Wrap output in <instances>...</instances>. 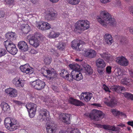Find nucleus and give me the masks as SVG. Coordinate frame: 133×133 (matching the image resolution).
<instances>
[{
  "label": "nucleus",
  "instance_id": "nucleus-1",
  "mask_svg": "<svg viewBox=\"0 0 133 133\" xmlns=\"http://www.w3.org/2000/svg\"><path fill=\"white\" fill-rule=\"evenodd\" d=\"M97 19L98 22L104 27L107 24L111 26H115L116 22L114 18L107 11L103 10L100 12L99 16H97Z\"/></svg>",
  "mask_w": 133,
  "mask_h": 133
},
{
  "label": "nucleus",
  "instance_id": "nucleus-2",
  "mask_svg": "<svg viewBox=\"0 0 133 133\" xmlns=\"http://www.w3.org/2000/svg\"><path fill=\"white\" fill-rule=\"evenodd\" d=\"M39 115L37 118L41 121L48 122L50 121L51 118L50 113L47 110L42 109H39Z\"/></svg>",
  "mask_w": 133,
  "mask_h": 133
},
{
  "label": "nucleus",
  "instance_id": "nucleus-3",
  "mask_svg": "<svg viewBox=\"0 0 133 133\" xmlns=\"http://www.w3.org/2000/svg\"><path fill=\"white\" fill-rule=\"evenodd\" d=\"M4 123L5 127L9 129H12V130H16L19 126L17 123L16 120L14 118H7L5 119Z\"/></svg>",
  "mask_w": 133,
  "mask_h": 133
},
{
  "label": "nucleus",
  "instance_id": "nucleus-4",
  "mask_svg": "<svg viewBox=\"0 0 133 133\" xmlns=\"http://www.w3.org/2000/svg\"><path fill=\"white\" fill-rule=\"evenodd\" d=\"M90 27L89 22L87 20H80L75 24V28L76 30L83 31Z\"/></svg>",
  "mask_w": 133,
  "mask_h": 133
},
{
  "label": "nucleus",
  "instance_id": "nucleus-5",
  "mask_svg": "<svg viewBox=\"0 0 133 133\" xmlns=\"http://www.w3.org/2000/svg\"><path fill=\"white\" fill-rule=\"evenodd\" d=\"M4 44L7 51L10 54L13 55L16 54L17 51V49L15 44L12 41H6L4 42Z\"/></svg>",
  "mask_w": 133,
  "mask_h": 133
},
{
  "label": "nucleus",
  "instance_id": "nucleus-6",
  "mask_svg": "<svg viewBox=\"0 0 133 133\" xmlns=\"http://www.w3.org/2000/svg\"><path fill=\"white\" fill-rule=\"evenodd\" d=\"M90 118L95 121H98L102 119L104 116V114L101 111L94 109L89 114Z\"/></svg>",
  "mask_w": 133,
  "mask_h": 133
},
{
  "label": "nucleus",
  "instance_id": "nucleus-7",
  "mask_svg": "<svg viewBox=\"0 0 133 133\" xmlns=\"http://www.w3.org/2000/svg\"><path fill=\"white\" fill-rule=\"evenodd\" d=\"M30 84L31 87L38 90L43 89L45 85L44 82L39 79H35L34 81L30 82Z\"/></svg>",
  "mask_w": 133,
  "mask_h": 133
},
{
  "label": "nucleus",
  "instance_id": "nucleus-8",
  "mask_svg": "<svg viewBox=\"0 0 133 133\" xmlns=\"http://www.w3.org/2000/svg\"><path fill=\"white\" fill-rule=\"evenodd\" d=\"M25 107L28 110L30 117L31 118L34 117L36 111V105L32 103L28 104L25 105Z\"/></svg>",
  "mask_w": 133,
  "mask_h": 133
},
{
  "label": "nucleus",
  "instance_id": "nucleus-9",
  "mask_svg": "<svg viewBox=\"0 0 133 133\" xmlns=\"http://www.w3.org/2000/svg\"><path fill=\"white\" fill-rule=\"evenodd\" d=\"M41 72L44 76L47 77L51 79H53L57 76V74L55 71H51L49 70L45 69L42 68Z\"/></svg>",
  "mask_w": 133,
  "mask_h": 133
},
{
  "label": "nucleus",
  "instance_id": "nucleus-10",
  "mask_svg": "<svg viewBox=\"0 0 133 133\" xmlns=\"http://www.w3.org/2000/svg\"><path fill=\"white\" fill-rule=\"evenodd\" d=\"M84 42L78 40H74L71 42V45L73 49H76L77 50H81L82 46V44Z\"/></svg>",
  "mask_w": 133,
  "mask_h": 133
},
{
  "label": "nucleus",
  "instance_id": "nucleus-11",
  "mask_svg": "<svg viewBox=\"0 0 133 133\" xmlns=\"http://www.w3.org/2000/svg\"><path fill=\"white\" fill-rule=\"evenodd\" d=\"M36 26L38 29L42 30H48L51 28V25L49 23L44 22L37 23Z\"/></svg>",
  "mask_w": 133,
  "mask_h": 133
},
{
  "label": "nucleus",
  "instance_id": "nucleus-12",
  "mask_svg": "<svg viewBox=\"0 0 133 133\" xmlns=\"http://www.w3.org/2000/svg\"><path fill=\"white\" fill-rule=\"evenodd\" d=\"M84 56L89 58L95 57L96 55V52L93 49H88L83 50Z\"/></svg>",
  "mask_w": 133,
  "mask_h": 133
},
{
  "label": "nucleus",
  "instance_id": "nucleus-13",
  "mask_svg": "<svg viewBox=\"0 0 133 133\" xmlns=\"http://www.w3.org/2000/svg\"><path fill=\"white\" fill-rule=\"evenodd\" d=\"M92 94L91 93L87 92H82L79 96L80 99L86 102L89 101L92 97Z\"/></svg>",
  "mask_w": 133,
  "mask_h": 133
},
{
  "label": "nucleus",
  "instance_id": "nucleus-14",
  "mask_svg": "<svg viewBox=\"0 0 133 133\" xmlns=\"http://www.w3.org/2000/svg\"><path fill=\"white\" fill-rule=\"evenodd\" d=\"M31 35H29L27 36V38L29 40V43L35 48L37 47L39 45L38 40L37 39H35V38L31 37Z\"/></svg>",
  "mask_w": 133,
  "mask_h": 133
},
{
  "label": "nucleus",
  "instance_id": "nucleus-15",
  "mask_svg": "<svg viewBox=\"0 0 133 133\" xmlns=\"http://www.w3.org/2000/svg\"><path fill=\"white\" fill-rule=\"evenodd\" d=\"M116 61L120 65L124 66H127L129 64L128 60L123 56L117 57Z\"/></svg>",
  "mask_w": 133,
  "mask_h": 133
},
{
  "label": "nucleus",
  "instance_id": "nucleus-16",
  "mask_svg": "<svg viewBox=\"0 0 133 133\" xmlns=\"http://www.w3.org/2000/svg\"><path fill=\"white\" fill-rule=\"evenodd\" d=\"M57 125L54 123L47 125L46 127L47 133H56L57 130Z\"/></svg>",
  "mask_w": 133,
  "mask_h": 133
},
{
  "label": "nucleus",
  "instance_id": "nucleus-17",
  "mask_svg": "<svg viewBox=\"0 0 133 133\" xmlns=\"http://www.w3.org/2000/svg\"><path fill=\"white\" fill-rule=\"evenodd\" d=\"M12 83L16 87H23L25 84L24 81L21 80L18 77L14 78L12 81Z\"/></svg>",
  "mask_w": 133,
  "mask_h": 133
},
{
  "label": "nucleus",
  "instance_id": "nucleus-18",
  "mask_svg": "<svg viewBox=\"0 0 133 133\" xmlns=\"http://www.w3.org/2000/svg\"><path fill=\"white\" fill-rule=\"evenodd\" d=\"M68 101L71 104L77 106H83L84 105L82 102L72 97L70 98Z\"/></svg>",
  "mask_w": 133,
  "mask_h": 133
},
{
  "label": "nucleus",
  "instance_id": "nucleus-19",
  "mask_svg": "<svg viewBox=\"0 0 133 133\" xmlns=\"http://www.w3.org/2000/svg\"><path fill=\"white\" fill-rule=\"evenodd\" d=\"M104 102L108 106L112 108L116 106L117 103V101L114 97L111 98L108 101H105Z\"/></svg>",
  "mask_w": 133,
  "mask_h": 133
},
{
  "label": "nucleus",
  "instance_id": "nucleus-20",
  "mask_svg": "<svg viewBox=\"0 0 133 133\" xmlns=\"http://www.w3.org/2000/svg\"><path fill=\"white\" fill-rule=\"evenodd\" d=\"M5 92L12 97H15L17 95V90L15 89L11 88H9L5 90Z\"/></svg>",
  "mask_w": 133,
  "mask_h": 133
},
{
  "label": "nucleus",
  "instance_id": "nucleus-21",
  "mask_svg": "<svg viewBox=\"0 0 133 133\" xmlns=\"http://www.w3.org/2000/svg\"><path fill=\"white\" fill-rule=\"evenodd\" d=\"M96 64L98 68H104L106 65L105 63L101 58H99L96 60Z\"/></svg>",
  "mask_w": 133,
  "mask_h": 133
},
{
  "label": "nucleus",
  "instance_id": "nucleus-22",
  "mask_svg": "<svg viewBox=\"0 0 133 133\" xmlns=\"http://www.w3.org/2000/svg\"><path fill=\"white\" fill-rule=\"evenodd\" d=\"M104 38L105 42L109 45H111L113 42L112 36L109 34H105L104 36Z\"/></svg>",
  "mask_w": 133,
  "mask_h": 133
},
{
  "label": "nucleus",
  "instance_id": "nucleus-23",
  "mask_svg": "<svg viewBox=\"0 0 133 133\" xmlns=\"http://www.w3.org/2000/svg\"><path fill=\"white\" fill-rule=\"evenodd\" d=\"M82 66L85 70V72L86 74L90 75L92 74L93 72L92 69L89 65L86 63H85L82 65Z\"/></svg>",
  "mask_w": 133,
  "mask_h": 133
},
{
  "label": "nucleus",
  "instance_id": "nucleus-24",
  "mask_svg": "<svg viewBox=\"0 0 133 133\" xmlns=\"http://www.w3.org/2000/svg\"><path fill=\"white\" fill-rule=\"evenodd\" d=\"M62 119V121L66 124L70 123V115L67 114L62 113L61 114Z\"/></svg>",
  "mask_w": 133,
  "mask_h": 133
},
{
  "label": "nucleus",
  "instance_id": "nucleus-25",
  "mask_svg": "<svg viewBox=\"0 0 133 133\" xmlns=\"http://www.w3.org/2000/svg\"><path fill=\"white\" fill-rule=\"evenodd\" d=\"M56 14L53 12H51L45 15V18L48 20H53L56 18Z\"/></svg>",
  "mask_w": 133,
  "mask_h": 133
},
{
  "label": "nucleus",
  "instance_id": "nucleus-26",
  "mask_svg": "<svg viewBox=\"0 0 133 133\" xmlns=\"http://www.w3.org/2000/svg\"><path fill=\"white\" fill-rule=\"evenodd\" d=\"M15 34L14 32H9L5 34V37L8 39L7 41H10L15 40Z\"/></svg>",
  "mask_w": 133,
  "mask_h": 133
},
{
  "label": "nucleus",
  "instance_id": "nucleus-27",
  "mask_svg": "<svg viewBox=\"0 0 133 133\" xmlns=\"http://www.w3.org/2000/svg\"><path fill=\"white\" fill-rule=\"evenodd\" d=\"M111 89L113 91L117 93H121L122 91L125 90V88L124 87L119 86H114L111 87Z\"/></svg>",
  "mask_w": 133,
  "mask_h": 133
},
{
  "label": "nucleus",
  "instance_id": "nucleus-28",
  "mask_svg": "<svg viewBox=\"0 0 133 133\" xmlns=\"http://www.w3.org/2000/svg\"><path fill=\"white\" fill-rule=\"evenodd\" d=\"M27 68L25 70V73L26 74H29L30 75V77H31L32 75H34V74L33 73V71L32 68L30 67L28 64H25V68Z\"/></svg>",
  "mask_w": 133,
  "mask_h": 133
},
{
  "label": "nucleus",
  "instance_id": "nucleus-29",
  "mask_svg": "<svg viewBox=\"0 0 133 133\" xmlns=\"http://www.w3.org/2000/svg\"><path fill=\"white\" fill-rule=\"evenodd\" d=\"M70 68L73 70H75L76 71H80L81 70L82 68L80 66L77 64H71L69 65Z\"/></svg>",
  "mask_w": 133,
  "mask_h": 133
},
{
  "label": "nucleus",
  "instance_id": "nucleus-30",
  "mask_svg": "<svg viewBox=\"0 0 133 133\" xmlns=\"http://www.w3.org/2000/svg\"><path fill=\"white\" fill-rule=\"evenodd\" d=\"M1 106L3 110L4 111H8L10 109L9 106L6 102H2L1 104Z\"/></svg>",
  "mask_w": 133,
  "mask_h": 133
},
{
  "label": "nucleus",
  "instance_id": "nucleus-31",
  "mask_svg": "<svg viewBox=\"0 0 133 133\" xmlns=\"http://www.w3.org/2000/svg\"><path fill=\"white\" fill-rule=\"evenodd\" d=\"M61 76L64 78L69 79V74L67 71L65 70H62L60 74Z\"/></svg>",
  "mask_w": 133,
  "mask_h": 133
},
{
  "label": "nucleus",
  "instance_id": "nucleus-32",
  "mask_svg": "<svg viewBox=\"0 0 133 133\" xmlns=\"http://www.w3.org/2000/svg\"><path fill=\"white\" fill-rule=\"evenodd\" d=\"M18 45L19 49L23 52L25 51V42L24 41H20L18 43Z\"/></svg>",
  "mask_w": 133,
  "mask_h": 133
},
{
  "label": "nucleus",
  "instance_id": "nucleus-33",
  "mask_svg": "<svg viewBox=\"0 0 133 133\" xmlns=\"http://www.w3.org/2000/svg\"><path fill=\"white\" fill-rule=\"evenodd\" d=\"M124 74V70L118 68L117 71L115 72L116 76L118 77V78H120Z\"/></svg>",
  "mask_w": 133,
  "mask_h": 133
},
{
  "label": "nucleus",
  "instance_id": "nucleus-34",
  "mask_svg": "<svg viewBox=\"0 0 133 133\" xmlns=\"http://www.w3.org/2000/svg\"><path fill=\"white\" fill-rule=\"evenodd\" d=\"M31 37L35 38V39H37L38 40L39 39L42 40L43 39L44 36L40 33L37 32L33 36L31 35Z\"/></svg>",
  "mask_w": 133,
  "mask_h": 133
},
{
  "label": "nucleus",
  "instance_id": "nucleus-35",
  "mask_svg": "<svg viewBox=\"0 0 133 133\" xmlns=\"http://www.w3.org/2000/svg\"><path fill=\"white\" fill-rule=\"evenodd\" d=\"M79 71L75 70L72 71L70 74H69V79H68V80L70 81V80L74 79V78L76 77V75L77 74Z\"/></svg>",
  "mask_w": 133,
  "mask_h": 133
},
{
  "label": "nucleus",
  "instance_id": "nucleus-36",
  "mask_svg": "<svg viewBox=\"0 0 133 133\" xmlns=\"http://www.w3.org/2000/svg\"><path fill=\"white\" fill-rule=\"evenodd\" d=\"M60 34L59 32H56L54 31H51L49 35V37L51 38H54L58 37Z\"/></svg>",
  "mask_w": 133,
  "mask_h": 133
},
{
  "label": "nucleus",
  "instance_id": "nucleus-37",
  "mask_svg": "<svg viewBox=\"0 0 133 133\" xmlns=\"http://www.w3.org/2000/svg\"><path fill=\"white\" fill-rule=\"evenodd\" d=\"M66 131L67 133H81L78 129L71 128H68Z\"/></svg>",
  "mask_w": 133,
  "mask_h": 133
},
{
  "label": "nucleus",
  "instance_id": "nucleus-38",
  "mask_svg": "<svg viewBox=\"0 0 133 133\" xmlns=\"http://www.w3.org/2000/svg\"><path fill=\"white\" fill-rule=\"evenodd\" d=\"M100 55L102 58L105 60V61L109 62L110 57L107 53H104L103 54H100Z\"/></svg>",
  "mask_w": 133,
  "mask_h": 133
},
{
  "label": "nucleus",
  "instance_id": "nucleus-39",
  "mask_svg": "<svg viewBox=\"0 0 133 133\" xmlns=\"http://www.w3.org/2000/svg\"><path fill=\"white\" fill-rule=\"evenodd\" d=\"M43 61L46 64H50L51 62V58L50 57L48 56H44L43 57Z\"/></svg>",
  "mask_w": 133,
  "mask_h": 133
},
{
  "label": "nucleus",
  "instance_id": "nucleus-40",
  "mask_svg": "<svg viewBox=\"0 0 133 133\" xmlns=\"http://www.w3.org/2000/svg\"><path fill=\"white\" fill-rule=\"evenodd\" d=\"M65 43L62 42L59 43L58 45L57 46V48L59 49L63 50L65 48Z\"/></svg>",
  "mask_w": 133,
  "mask_h": 133
},
{
  "label": "nucleus",
  "instance_id": "nucleus-41",
  "mask_svg": "<svg viewBox=\"0 0 133 133\" xmlns=\"http://www.w3.org/2000/svg\"><path fill=\"white\" fill-rule=\"evenodd\" d=\"M76 77L74 78V79L77 81H79L83 78L82 74L81 73H79L76 75Z\"/></svg>",
  "mask_w": 133,
  "mask_h": 133
},
{
  "label": "nucleus",
  "instance_id": "nucleus-42",
  "mask_svg": "<svg viewBox=\"0 0 133 133\" xmlns=\"http://www.w3.org/2000/svg\"><path fill=\"white\" fill-rule=\"evenodd\" d=\"M69 3L73 5L78 4L80 2V0H67Z\"/></svg>",
  "mask_w": 133,
  "mask_h": 133
},
{
  "label": "nucleus",
  "instance_id": "nucleus-43",
  "mask_svg": "<svg viewBox=\"0 0 133 133\" xmlns=\"http://www.w3.org/2000/svg\"><path fill=\"white\" fill-rule=\"evenodd\" d=\"M123 94L125 97L129 99H131L133 95L132 94L128 92H125Z\"/></svg>",
  "mask_w": 133,
  "mask_h": 133
},
{
  "label": "nucleus",
  "instance_id": "nucleus-44",
  "mask_svg": "<svg viewBox=\"0 0 133 133\" xmlns=\"http://www.w3.org/2000/svg\"><path fill=\"white\" fill-rule=\"evenodd\" d=\"M111 111L112 114L115 116H119L120 112L115 109H112Z\"/></svg>",
  "mask_w": 133,
  "mask_h": 133
},
{
  "label": "nucleus",
  "instance_id": "nucleus-45",
  "mask_svg": "<svg viewBox=\"0 0 133 133\" xmlns=\"http://www.w3.org/2000/svg\"><path fill=\"white\" fill-rule=\"evenodd\" d=\"M113 126L109 125H103V128L106 130L112 131Z\"/></svg>",
  "mask_w": 133,
  "mask_h": 133
},
{
  "label": "nucleus",
  "instance_id": "nucleus-46",
  "mask_svg": "<svg viewBox=\"0 0 133 133\" xmlns=\"http://www.w3.org/2000/svg\"><path fill=\"white\" fill-rule=\"evenodd\" d=\"M25 25L24 24H22L20 27V30L21 34H22V35L23 34H24L25 31Z\"/></svg>",
  "mask_w": 133,
  "mask_h": 133
},
{
  "label": "nucleus",
  "instance_id": "nucleus-47",
  "mask_svg": "<svg viewBox=\"0 0 133 133\" xmlns=\"http://www.w3.org/2000/svg\"><path fill=\"white\" fill-rule=\"evenodd\" d=\"M7 51L4 49H0V54L1 56V57L4 56L6 53Z\"/></svg>",
  "mask_w": 133,
  "mask_h": 133
},
{
  "label": "nucleus",
  "instance_id": "nucleus-48",
  "mask_svg": "<svg viewBox=\"0 0 133 133\" xmlns=\"http://www.w3.org/2000/svg\"><path fill=\"white\" fill-rule=\"evenodd\" d=\"M31 29L28 24H25V34H27L30 32Z\"/></svg>",
  "mask_w": 133,
  "mask_h": 133
},
{
  "label": "nucleus",
  "instance_id": "nucleus-49",
  "mask_svg": "<svg viewBox=\"0 0 133 133\" xmlns=\"http://www.w3.org/2000/svg\"><path fill=\"white\" fill-rule=\"evenodd\" d=\"M126 39L125 37L122 36H121L119 38L120 41L121 43L122 44H124L125 43Z\"/></svg>",
  "mask_w": 133,
  "mask_h": 133
},
{
  "label": "nucleus",
  "instance_id": "nucleus-50",
  "mask_svg": "<svg viewBox=\"0 0 133 133\" xmlns=\"http://www.w3.org/2000/svg\"><path fill=\"white\" fill-rule=\"evenodd\" d=\"M104 70V68H98L97 71L100 75H102L103 74V71Z\"/></svg>",
  "mask_w": 133,
  "mask_h": 133
},
{
  "label": "nucleus",
  "instance_id": "nucleus-51",
  "mask_svg": "<svg viewBox=\"0 0 133 133\" xmlns=\"http://www.w3.org/2000/svg\"><path fill=\"white\" fill-rule=\"evenodd\" d=\"M111 68L110 66H107L106 68V72L107 73L109 74L111 73Z\"/></svg>",
  "mask_w": 133,
  "mask_h": 133
},
{
  "label": "nucleus",
  "instance_id": "nucleus-52",
  "mask_svg": "<svg viewBox=\"0 0 133 133\" xmlns=\"http://www.w3.org/2000/svg\"><path fill=\"white\" fill-rule=\"evenodd\" d=\"M122 83L123 85H128V84L127 83V78H125L123 79L122 81Z\"/></svg>",
  "mask_w": 133,
  "mask_h": 133
},
{
  "label": "nucleus",
  "instance_id": "nucleus-53",
  "mask_svg": "<svg viewBox=\"0 0 133 133\" xmlns=\"http://www.w3.org/2000/svg\"><path fill=\"white\" fill-rule=\"evenodd\" d=\"M19 69L21 71L24 73H25V65H21L19 67Z\"/></svg>",
  "mask_w": 133,
  "mask_h": 133
},
{
  "label": "nucleus",
  "instance_id": "nucleus-54",
  "mask_svg": "<svg viewBox=\"0 0 133 133\" xmlns=\"http://www.w3.org/2000/svg\"><path fill=\"white\" fill-rule=\"evenodd\" d=\"M30 53L33 54H36L38 53V51L34 49H32L29 51Z\"/></svg>",
  "mask_w": 133,
  "mask_h": 133
},
{
  "label": "nucleus",
  "instance_id": "nucleus-55",
  "mask_svg": "<svg viewBox=\"0 0 133 133\" xmlns=\"http://www.w3.org/2000/svg\"><path fill=\"white\" fill-rule=\"evenodd\" d=\"M51 88L55 91L58 92V88L55 85H52Z\"/></svg>",
  "mask_w": 133,
  "mask_h": 133
},
{
  "label": "nucleus",
  "instance_id": "nucleus-56",
  "mask_svg": "<svg viewBox=\"0 0 133 133\" xmlns=\"http://www.w3.org/2000/svg\"><path fill=\"white\" fill-rule=\"evenodd\" d=\"M120 128L119 127H115L114 126H113L112 131H117L119 130L120 129Z\"/></svg>",
  "mask_w": 133,
  "mask_h": 133
},
{
  "label": "nucleus",
  "instance_id": "nucleus-57",
  "mask_svg": "<svg viewBox=\"0 0 133 133\" xmlns=\"http://www.w3.org/2000/svg\"><path fill=\"white\" fill-rule=\"evenodd\" d=\"M103 88L106 91H109V88H108L107 86L105 84L103 85Z\"/></svg>",
  "mask_w": 133,
  "mask_h": 133
},
{
  "label": "nucleus",
  "instance_id": "nucleus-58",
  "mask_svg": "<svg viewBox=\"0 0 133 133\" xmlns=\"http://www.w3.org/2000/svg\"><path fill=\"white\" fill-rule=\"evenodd\" d=\"M31 2L34 4H38L39 0H30Z\"/></svg>",
  "mask_w": 133,
  "mask_h": 133
},
{
  "label": "nucleus",
  "instance_id": "nucleus-59",
  "mask_svg": "<svg viewBox=\"0 0 133 133\" xmlns=\"http://www.w3.org/2000/svg\"><path fill=\"white\" fill-rule=\"evenodd\" d=\"M119 116H120L124 118L126 117V116L125 114L120 112Z\"/></svg>",
  "mask_w": 133,
  "mask_h": 133
},
{
  "label": "nucleus",
  "instance_id": "nucleus-60",
  "mask_svg": "<svg viewBox=\"0 0 133 133\" xmlns=\"http://www.w3.org/2000/svg\"><path fill=\"white\" fill-rule=\"evenodd\" d=\"M4 12L3 11H0V18L3 17L4 16Z\"/></svg>",
  "mask_w": 133,
  "mask_h": 133
},
{
  "label": "nucleus",
  "instance_id": "nucleus-61",
  "mask_svg": "<svg viewBox=\"0 0 133 133\" xmlns=\"http://www.w3.org/2000/svg\"><path fill=\"white\" fill-rule=\"evenodd\" d=\"M5 1L8 4H10L13 3L14 0H5Z\"/></svg>",
  "mask_w": 133,
  "mask_h": 133
},
{
  "label": "nucleus",
  "instance_id": "nucleus-62",
  "mask_svg": "<svg viewBox=\"0 0 133 133\" xmlns=\"http://www.w3.org/2000/svg\"><path fill=\"white\" fill-rule=\"evenodd\" d=\"M118 7H121V2L120 1H118L116 3V5Z\"/></svg>",
  "mask_w": 133,
  "mask_h": 133
},
{
  "label": "nucleus",
  "instance_id": "nucleus-63",
  "mask_svg": "<svg viewBox=\"0 0 133 133\" xmlns=\"http://www.w3.org/2000/svg\"><path fill=\"white\" fill-rule=\"evenodd\" d=\"M128 30L132 34H133V28H128Z\"/></svg>",
  "mask_w": 133,
  "mask_h": 133
},
{
  "label": "nucleus",
  "instance_id": "nucleus-64",
  "mask_svg": "<svg viewBox=\"0 0 133 133\" xmlns=\"http://www.w3.org/2000/svg\"><path fill=\"white\" fill-rule=\"evenodd\" d=\"M127 123L128 125L133 127V121H129Z\"/></svg>",
  "mask_w": 133,
  "mask_h": 133
}]
</instances>
